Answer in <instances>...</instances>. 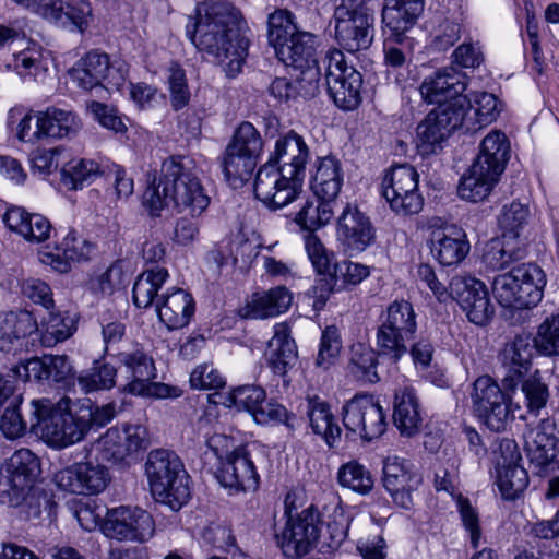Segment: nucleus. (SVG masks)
Returning a JSON list of instances; mask_svg holds the SVG:
<instances>
[{
	"instance_id": "obj_57",
	"label": "nucleus",
	"mask_w": 559,
	"mask_h": 559,
	"mask_svg": "<svg viewBox=\"0 0 559 559\" xmlns=\"http://www.w3.org/2000/svg\"><path fill=\"white\" fill-rule=\"evenodd\" d=\"M337 480L342 487L360 495H367L373 488L371 473L356 461H350L340 467Z\"/></svg>"
},
{
	"instance_id": "obj_36",
	"label": "nucleus",
	"mask_w": 559,
	"mask_h": 559,
	"mask_svg": "<svg viewBox=\"0 0 559 559\" xmlns=\"http://www.w3.org/2000/svg\"><path fill=\"white\" fill-rule=\"evenodd\" d=\"M501 174L483 166L479 162H473L467 171L461 177L457 186V194L469 202H480L488 198L493 187L498 183Z\"/></svg>"
},
{
	"instance_id": "obj_44",
	"label": "nucleus",
	"mask_w": 559,
	"mask_h": 559,
	"mask_svg": "<svg viewBox=\"0 0 559 559\" xmlns=\"http://www.w3.org/2000/svg\"><path fill=\"white\" fill-rule=\"evenodd\" d=\"M510 156V143L504 133L495 130L489 132L480 143L479 153L474 162L490 167L502 174Z\"/></svg>"
},
{
	"instance_id": "obj_26",
	"label": "nucleus",
	"mask_w": 559,
	"mask_h": 559,
	"mask_svg": "<svg viewBox=\"0 0 559 559\" xmlns=\"http://www.w3.org/2000/svg\"><path fill=\"white\" fill-rule=\"evenodd\" d=\"M429 248L432 257L444 266L460 264L471 246L466 233L456 225H444L431 231Z\"/></svg>"
},
{
	"instance_id": "obj_58",
	"label": "nucleus",
	"mask_w": 559,
	"mask_h": 559,
	"mask_svg": "<svg viewBox=\"0 0 559 559\" xmlns=\"http://www.w3.org/2000/svg\"><path fill=\"white\" fill-rule=\"evenodd\" d=\"M556 437H548V435H528L525 442L527 456L532 464L539 468L542 472L557 456Z\"/></svg>"
},
{
	"instance_id": "obj_24",
	"label": "nucleus",
	"mask_w": 559,
	"mask_h": 559,
	"mask_svg": "<svg viewBox=\"0 0 559 559\" xmlns=\"http://www.w3.org/2000/svg\"><path fill=\"white\" fill-rule=\"evenodd\" d=\"M337 237L350 251H365L376 238L370 218L357 205L346 204L337 221Z\"/></svg>"
},
{
	"instance_id": "obj_2",
	"label": "nucleus",
	"mask_w": 559,
	"mask_h": 559,
	"mask_svg": "<svg viewBox=\"0 0 559 559\" xmlns=\"http://www.w3.org/2000/svg\"><path fill=\"white\" fill-rule=\"evenodd\" d=\"M189 164L182 156H170L162 163L159 174H147L142 202L151 216H159L170 203L192 217L206 210L210 198Z\"/></svg>"
},
{
	"instance_id": "obj_20",
	"label": "nucleus",
	"mask_w": 559,
	"mask_h": 559,
	"mask_svg": "<svg viewBox=\"0 0 559 559\" xmlns=\"http://www.w3.org/2000/svg\"><path fill=\"white\" fill-rule=\"evenodd\" d=\"M535 348L530 333H520L507 343L498 358L503 372L502 385L504 390L514 392L520 381L532 367Z\"/></svg>"
},
{
	"instance_id": "obj_22",
	"label": "nucleus",
	"mask_w": 559,
	"mask_h": 559,
	"mask_svg": "<svg viewBox=\"0 0 559 559\" xmlns=\"http://www.w3.org/2000/svg\"><path fill=\"white\" fill-rule=\"evenodd\" d=\"M309 159L310 151L304 138L290 130L276 140L267 164H275L284 174L290 175V178L304 182Z\"/></svg>"
},
{
	"instance_id": "obj_49",
	"label": "nucleus",
	"mask_w": 559,
	"mask_h": 559,
	"mask_svg": "<svg viewBox=\"0 0 559 559\" xmlns=\"http://www.w3.org/2000/svg\"><path fill=\"white\" fill-rule=\"evenodd\" d=\"M168 278V271L154 266L146 269L138 276L132 290L133 302L138 308L151 307L157 297V292Z\"/></svg>"
},
{
	"instance_id": "obj_56",
	"label": "nucleus",
	"mask_w": 559,
	"mask_h": 559,
	"mask_svg": "<svg viewBox=\"0 0 559 559\" xmlns=\"http://www.w3.org/2000/svg\"><path fill=\"white\" fill-rule=\"evenodd\" d=\"M498 487L506 500L516 499L528 485L527 472L516 464L497 466Z\"/></svg>"
},
{
	"instance_id": "obj_27",
	"label": "nucleus",
	"mask_w": 559,
	"mask_h": 559,
	"mask_svg": "<svg viewBox=\"0 0 559 559\" xmlns=\"http://www.w3.org/2000/svg\"><path fill=\"white\" fill-rule=\"evenodd\" d=\"M466 75L453 67H445L426 76L419 87L423 98L439 105L454 102L466 90Z\"/></svg>"
},
{
	"instance_id": "obj_23",
	"label": "nucleus",
	"mask_w": 559,
	"mask_h": 559,
	"mask_svg": "<svg viewBox=\"0 0 559 559\" xmlns=\"http://www.w3.org/2000/svg\"><path fill=\"white\" fill-rule=\"evenodd\" d=\"M420 481V477L414 473L408 461L399 456H389L384 460L383 486L397 506L411 509L412 491L419 486Z\"/></svg>"
},
{
	"instance_id": "obj_55",
	"label": "nucleus",
	"mask_w": 559,
	"mask_h": 559,
	"mask_svg": "<svg viewBox=\"0 0 559 559\" xmlns=\"http://www.w3.org/2000/svg\"><path fill=\"white\" fill-rule=\"evenodd\" d=\"M378 355L380 354H377L372 348L365 344L358 343L353 345L349 360L352 373L365 382H378L380 380L377 372Z\"/></svg>"
},
{
	"instance_id": "obj_3",
	"label": "nucleus",
	"mask_w": 559,
	"mask_h": 559,
	"mask_svg": "<svg viewBox=\"0 0 559 559\" xmlns=\"http://www.w3.org/2000/svg\"><path fill=\"white\" fill-rule=\"evenodd\" d=\"M150 489L159 503L180 510L190 499V476L181 459L171 450H152L145 461Z\"/></svg>"
},
{
	"instance_id": "obj_28",
	"label": "nucleus",
	"mask_w": 559,
	"mask_h": 559,
	"mask_svg": "<svg viewBox=\"0 0 559 559\" xmlns=\"http://www.w3.org/2000/svg\"><path fill=\"white\" fill-rule=\"evenodd\" d=\"M21 403L7 405L0 419V430L7 439L15 440L23 437L27 430L38 433L43 421L40 400H33L29 405L22 411Z\"/></svg>"
},
{
	"instance_id": "obj_21",
	"label": "nucleus",
	"mask_w": 559,
	"mask_h": 559,
	"mask_svg": "<svg viewBox=\"0 0 559 559\" xmlns=\"http://www.w3.org/2000/svg\"><path fill=\"white\" fill-rule=\"evenodd\" d=\"M305 247L316 272L322 276L313 287L316 294L313 307L322 309L329 295L334 292L337 284L338 263L335 262L333 252L328 251L321 240L313 234L306 236Z\"/></svg>"
},
{
	"instance_id": "obj_61",
	"label": "nucleus",
	"mask_w": 559,
	"mask_h": 559,
	"mask_svg": "<svg viewBox=\"0 0 559 559\" xmlns=\"http://www.w3.org/2000/svg\"><path fill=\"white\" fill-rule=\"evenodd\" d=\"M227 146L259 159L263 151V140L257 128L252 123L245 121L235 130Z\"/></svg>"
},
{
	"instance_id": "obj_8",
	"label": "nucleus",
	"mask_w": 559,
	"mask_h": 559,
	"mask_svg": "<svg viewBox=\"0 0 559 559\" xmlns=\"http://www.w3.org/2000/svg\"><path fill=\"white\" fill-rule=\"evenodd\" d=\"M469 105L465 97H460L431 110L416 128L419 154L431 155L441 151L449 135L464 126Z\"/></svg>"
},
{
	"instance_id": "obj_14",
	"label": "nucleus",
	"mask_w": 559,
	"mask_h": 559,
	"mask_svg": "<svg viewBox=\"0 0 559 559\" xmlns=\"http://www.w3.org/2000/svg\"><path fill=\"white\" fill-rule=\"evenodd\" d=\"M474 411L492 431H504L513 421L512 397L490 377H479L472 393Z\"/></svg>"
},
{
	"instance_id": "obj_9",
	"label": "nucleus",
	"mask_w": 559,
	"mask_h": 559,
	"mask_svg": "<svg viewBox=\"0 0 559 559\" xmlns=\"http://www.w3.org/2000/svg\"><path fill=\"white\" fill-rule=\"evenodd\" d=\"M322 528V515L316 506L310 504L287 519L283 530L275 534L276 544L290 559L301 558L314 548L320 552Z\"/></svg>"
},
{
	"instance_id": "obj_17",
	"label": "nucleus",
	"mask_w": 559,
	"mask_h": 559,
	"mask_svg": "<svg viewBox=\"0 0 559 559\" xmlns=\"http://www.w3.org/2000/svg\"><path fill=\"white\" fill-rule=\"evenodd\" d=\"M302 190V181L290 178L275 164H264L257 173L254 195L271 209H282L296 201Z\"/></svg>"
},
{
	"instance_id": "obj_47",
	"label": "nucleus",
	"mask_w": 559,
	"mask_h": 559,
	"mask_svg": "<svg viewBox=\"0 0 559 559\" xmlns=\"http://www.w3.org/2000/svg\"><path fill=\"white\" fill-rule=\"evenodd\" d=\"M350 520V515L340 503L333 507L328 520H323L325 532L321 531V554L333 552L340 548L347 536Z\"/></svg>"
},
{
	"instance_id": "obj_1",
	"label": "nucleus",
	"mask_w": 559,
	"mask_h": 559,
	"mask_svg": "<svg viewBox=\"0 0 559 559\" xmlns=\"http://www.w3.org/2000/svg\"><path fill=\"white\" fill-rule=\"evenodd\" d=\"M245 22L230 2H199L195 8L192 43L199 50L225 63L229 76L241 71L249 40L241 34Z\"/></svg>"
},
{
	"instance_id": "obj_16",
	"label": "nucleus",
	"mask_w": 559,
	"mask_h": 559,
	"mask_svg": "<svg viewBox=\"0 0 559 559\" xmlns=\"http://www.w3.org/2000/svg\"><path fill=\"white\" fill-rule=\"evenodd\" d=\"M343 424L348 432L371 441L381 437L386 429L385 414L373 396H354L343 407Z\"/></svg>"
},
{
	"instance_id": "obj_32",
	"label": "nucleus",
	"mask_w": 559,
	"mask_h": 559,
	"mask_svg": "<svg viewBox=\"0 0 559 559\" xmlns=\"http://www.w3.org/2000/svg\"><path fill=\"white\" fill-rule=\"evenodd\" d=\"M93 245L84 238L78 237L74 230H70L55 251L43 252L41 262L51 265L59 273H67L71 269V262H80L90 259Z\"/></svg>"
},
{
	"instance_id": "obj_25",
	"label": "nucleus",
	"mask_w": 559,
	"mask_h": 559,
	"mask_svg": "<svg viewBox=\"0 0 559 559\" xmlns=\"http://www.w3.org/2000/svg\"><path fill=\"white\" fill-rule=\"evenodd\" d=\"M26 9L61 27L83 32L92 20L90 2H24Z\"/></svg>"
},
{
	"instance_id": "obj_6",
	"label": "nucleus",
	"mask_w": 559,
	"mask_h": 559,
	"mask_svg": "<svg viewBox=\"0 0 559 559\" xmlns=\"http://www.w3.org/2000/svg\"><path fill=\"white\" fill-rule=\"evenodd\" d=\"M228 439L224 435H213L206 440V448L219 461L215 478L230 492L254 491L259 487V474L248 450L238 447L231 452L224 448Z\"/></svg>"
},
{
	"instance_id": "obj_64",
	"label": "nucleus",
	"mask_w": 559,
	"mask_h": 559,
	"mask_svg": "<svg viewBox=\"0 0 559 559\" xmlns=\"http://www.w3.org/2000/svg\"><path fill=\"white\" fill-rule=\"evenodd\" d=\"M167 82L173 109L176 111L182 109L189 104L191 94L188 87L186 72L178 62L170 63Z\"/></svg>"
},
{
	"instance_id": "obj_30",
	"label": "nucleus",
	"mask_w": 559,
	"mask_h": 559,
	"mask_svg": "<svg viewBox=\"0 0 559 559\" xmlns=\"http://www.w3.org/2000/svg\"><path fill=\"white\" fill-rule=\"evenodd\" d=\"M156 309L160 322L171 331L187 326L194 314L195 307L189 293L181 288H174L158 297Z\"/></svg>"
},
{
	"instance_id": "obj_50",
	"label": "nucleus",
	"mask_w": 559,
	"mask_h": 559,
	"mask_svg": "<svg viewBox=\"0 0 559 559\" xmlns=\"http://www.w3.org/2000/svg\"><path fill=\"white\" fill-rule=\"evenodd\" d=\"M525 257L526 248L524 245H515L514 241L502 237L501 240H493L487 246L483 254V261L488 269L500 271Z\"/></svg>"
},
{
	"instance_id": "obj_46",
	"label": "nucleus",
	"mask_w": 559,
	"mask_h": 559,
	"mask_svg": "<svg viewBox=\"0 0 559 559\" xmlns=\"http://www.w3.org/2000/svg\"><path fill=\"white\" fill-rule=\"evenodd\" d=\"M332 201H328L316 194L300 204L294 222L309 234L326 225L333 217Z\"/></svg>"
},
{
	"instance_id": "obj_45",
	"label": "nucleus",
	"mask_w": 559,
	"mask_h": 559,
	"mask_svg": "<svg viewBox=\"0 0 559 559\" xmlns=\"http://www.w3.org/2000/svg\"><path fill=\"white\" fill-rule=\"evenodd\" d=\"M221 167L227 182L235 189L242 187L251 178L258 159L226 146Z\"/></svg>"
},
{
	"instance_id": "obj_5",
	"label": "nucleus",
	"mask_w": 559,
	"mask_h": 559,
	"mask_svg": "<svg viewBox=\"0 0 559 559\" xmlns=\"http://www.w3.org/2000/svg\"><path fill=\"white\" fill-rule=\"evenodd\" d=\"M546 276L534 263H523L492 280V294L504 308L531 309L544 295Z\"/></svg>"
},
{
	"instance_id": "obj_31",
	"label": "nucleus",
	"mask_w": 559,
	"mask_h": 559,
	"mask_svg": "<svg viewBox=\"0 0 559 559\" xmlns=\"http://www.w3.org/2000/svg\"><path fill=\"white\" fill-rule=\"evenodd\" d=\"M118 361L130 373L131 380L123 386V392L141 395L145 392L148 381L154 380L156 368L153 358L142 347L118 354Z\"/></svg>"
},
{
	"instance_id": "obj_41",
	"label": "nucleus",
	"mask_w": 559,
	"mask_h": 559,
	"mask_svg": "<svg viewBox=\"0 0 559 559\" xmlns=\"http://www.w3.org/2000/svg\"><path fill=\"white\" fill-rule=\"evenodd\" d=\"M425 2H389L382 9V21L390 29L391 37L408 38L405 33L424 12Z\"/></svg>"
},
{
	"instance_id": "obj_13",
	"label": "nucleus",
	"mask_w": 559,
	"mask_h": 559,
	"mask_svg": "<svg viewBox=\"0 0 559 559\" xmlns=\"http://www.w3.org/2000/svg\"><path fill=\"white\" fill-rule=\"evenodd\" d=\"M417 170L407 164L393 166L383 177L381 193L397 215L409 216L419 213L424 198L418 190Z\"/></svg>"
},
{
	"instance_id": "obj_53",
	"label": "nucleus",
	"mask_w": 559,
	"mask_h": 559,
	"mask_svg": "<svg viewBox=\"0 0 559 559\" xmlns=\"http://www.w3.org/2000/svg\"><path fill=\"white\" fill-rule=\"evenodd\" d=\"M99 165L92 159H72L61 167V182L69 190L82 189L104 175Z\"/></svg>"
},
{
	"instance_id": "obj_7",
	"label": "nucleus",
	"mask_w": 559,
	"mask_h": 559,
	"mask_svg": "<svg viewBox=\"0 0 559 559\" xmlns=\"http://www.w3.org/2000/svg\"><path fill=\"white\" fill-rule=\"evenodd\" d=\"M416 329V313L411 302L395 300L390 304L379 317V354L396 362L408 352L407 343L414 337Z\"/></svg>"
},
{
	"instance_id": "obj_59",
	"label": "nucleus",
	"mask_w": 559,
	"mask_h": 559,
	"mask_svg": "<svg viewBox=\"0 0 559 559\" xmlns=\"http://www.w3.org/2000/svg\"><path fill=\"white\" fill-rule=\"evenodd\" d=\"M528 215V207L520 202L513 201L504 205L498 217L499 226L503 230L502 237L512 241L518 239L527 224Z\"/></svg>"
},
{
	"instance_id": "obj_63",
	"label": "nucleus",
	"mask_w": 559,
	"mask_h": 559,
	"mask_svg": "<svg viewBox=\"0 0 559 559\" xmlns=\"http://www.w3.org/2000/svg\"><path fill=\"white\" fill-rule=\"evenodd\" d=\"M384 64L393 70L407 68L413 59V40L389 36L383 45Z\"/></svg>"
},
{
	"instance_id": "obj_51",
	"label": "nucleus",
	"mask_w": 559,
	"mask_h": 559,
	"mask_svg": "<svg viewBox=\"0 0 559 559\" xmlns=\"http://www.w3.org/2000/svg\"><path fill=\"white\" fill-rule=\"evenodd\" d=\"M44 138H67L74 135L82 127L80 119L70 110L48 107L41 112Z\"/></svg>"
},
{
	"instance_id": "obj_33",
	"label": "nucleus",
	"mask_w": 559,
	"mask_h": 559,
	"mask_svg": "<svg viewBox=\"0 0 559 559\" xmlns=\"http://www.w3.org/2000/svg\"><path fill=\"white\" fill-rule=\"evenodd\" d=\"M292 294L285 286L253 293L240 316L246 319H267L285 312L292 304Z\"/></svg>"
},
{
	"instance_id": "obj_19",
	"label": "nucleus",
	"mask_w": 559,
	"mask_h": 559,
	"mask_svg": "<svg viewBox=\"0 0 559 559\" xmlns=\"http://www.w3.org/2000/svg\"><path fill=\"white\" fill-rule=\"evenodd\" d=\"M450 296L457 301L471 322L486 324L493 314L486 286L469 276H454L449 285Z\"/></svg>"
},
{
	"instance_id": "obj_62",
	"label": "nucleus",
	"mask_w": 559,
	"mask_h": 559,
	"mask_svg": "<svg viewBox=\"0 0 559 559\" xmlns=\"http://www.w3.org/2000/svg\"><path fill=\"white\" fill-rule=\"evenodd\" d=\"M520 383L528 412L537 413L546 406L549 399V389L547 383L543 381L539 370L523 377Z\"/></svg>"
},
{
	"instance_id": "obj_29",
	"label": "nucleus",
	"mask_w": 559,
	"mask_h": 559,
	"mask_svg": "<svg viewBox=\"0 0 559 559\" xmlns=\"http://www.w3.org/2000/svg\"><path fill=\"white\" fill-rule=\"evenodd\" d=\"M264 356L272 372L281 377H285L296 365L298 360L297 345L290 336V330L286 323L275 324L274 335L267 342Z\"/></svg>"
},
{
	"instance_id": "obj_54",
	"label": "nucleus",
	"mask_w": 559,
	"mask_h": 559,
	"mask_svg": "<svg viewBox=\"0 0 559 559\" xmlns=\"http://www.w3.org/2000/svg\"><path fill=\"white\" fill-rule=\"evenodd\" d=\"M117 370L112 365L102 360H94L90 368L79 373L76 381L84 393H93L114 388Z\"/></svg>"
},
{
	"instance_id": "obj_39",
	"label": "nucleus",
	"mask_w": 559,
	"mask_h": 559,
	"mask_svg": "<svg viewBox=\"0 0 559 559\" xmlns=\"http://www.w3.org/2000/svg\"><path fill=\"white\" fill-rule=\"evenodd\" d=\"M37 330L33 314L26 310L0 314V352L9 353L15 344Z\"/></svg>"
},
{
	"instance_id": "obj_34",
	"label": "nucleus",
	"mask_w": 559,
	"mask_h": 559,
	"mask_svg": "<svg viewBox=\"0 0 559 559\" xmlns=\"http://www.w3.org/2000/svg\"><path fill=\"white\" fill-rule=\"evenodd\" d=\"M317 37L310 33H294L274 47L277 58L287 67L304 69L319 63L317 58Z\"/></svg>"
},
{
	"instance_id": "obj_11",
	"label": "nucleus",
	"mask_w": 559,
	"mask_h": 559,
	"mask_svg": "<svg viewBox=\"0 0 559 559\" xmlns=\"http://www.w3.org/2000/svg\"><path fill=\"white\" fill-rule=\"evenodd\" d=\"M40 475L38 457L28 449L15 451L0 473V501L21 506Z\"/></svg>"
},
{
	"instance_id": "obj_40",
	"label": "nucleus",
	"mask_w": 559,
	"mask_h": 559,
	"mask_svg": "<svg viewBox=\"0 0 559 559\" xmlns=\"http://www.w3.org/2000/svg\"><path fill=\"white\" fill-rule=\"evenodd\" d=\"M393 423L403 436L413 437L419 431L421 424L419 403L412 388H405L395 393Z\"/></svg>"
},
{
	"instance_id": "obj_60",
	"label": "nucleus",
	"mask_w": 559,
	"mask_h": 559,
	"mask_svg": "<svg viewBox=\"0 0 559 559\" xmlns=\"http://www.w3.org/2000/svg\"><path fill=\"white\" fill-rule=\"evenodd\" d=\"M534 348L543 356H559V316L547 317L533 337Z\"/></svg>"
},
{
	"instance_id": "obj_52",
	"label": "nucleus",
	"mask_w": 559,
	"mask_h": 559,
	"mask_svg": "<svg viewBox=\"0 0 559 559\" xmlns=\"http://www.w3.org/2000/svg\"><path fill=\"white\" fill-rule=\"evenodd\" d=\"M78 316L70 311H50L43 323L40 342L45 347H52L64 342L76 331Z\"/></svg>"
},
{
	"instance_id": "obj_37",
	"label": "nucleus",
	"mask_w": 559,
	"mask_h": 559,
	"mask_svg": "<svg viewBox=\"0 0 559 559\" xmlns=\"http://www.w3.org/2000/svg\"><path fill=\"white\" fill-rule=\"evenodd\" d=\"M110 69L107 53L97 50L90 51L80 59L70 71V75L76 84L84 90L106 87L111 82L108 80Z\"/></svg>"
},
{
	"instance_id": "obj_35",
	"label": "nucleus",
	"mask_w": 559,
	"mask_h": 559,
	"mask_svg": "<svg viewBox=\"0 0 559 559\" xmlns=\"http://www.w3.org/2000/svg\"><path fill=\"white\" fill-rule=\"evenodd\" d=\"M309 418L310 427L316 435L321 436L329 448L340 441L342 429L331 412L330 405L319 395H307L301 404Z\"/></svg>"
},
{
	"instance_id": "obj_42",
	"label": "nucleus",
	"mask_w": 559,
	"mask_h": 559,
	"mask_svg": "<svg viewBox=\"0 0 559 559\" xmlns=\"http://www.w3.org/2000/svg\"><path fill=\"white\" fill-rule=\"evenodd\" d=\"M342 185L343 171L340 160L334 156L321 158L311 181L313 193L333 202L338 195Z\"/></svg>"
},
{
	"instance_id": "obj_4",
	"label": "nucleus",
	"mask_w": 559,
	"mask_h": 559,
	"mask_svg": "<svg viewBox=\"0 0 559 559\" xmlns=\"http://www.w3.org/2000/svg\"><path fill=\"white\" fill-rule=\"evenodd\" d=\"M43 421L40 431L43 437L55 448L62 449L85 439L90 432L82 402H72L69 397H61L53 403L49 399H41Z\"/></svg>"
},
{
	"instance_id": "obj_43",
	"label": "nucleus",
	"mask_w": 559,
	"mask_h": 559,
	"mask_svg": "<svg viewBox=\"0 0 559 559\" xmlns=\"http://www.w3.org/2000/svg\"><path fill=\"white\" fill-rule=\"evenodd\" d=\"M465 98L471 104L466 109L463 126L466 131L488 126L498 118L500 114L499 100L493 94L475 92L469 97L465 96Z\"/></svg>"
},
{
	"instance_id": "obj_38",
	"label": "nucleus",
	"mask_w": 559,
	"mask_h": 559,
	"mask_svg": "<svg viewBox=\"0 0 559 559\" xmlns=\"http://www.w3.org/2000/svg\"><path fill=\"white\" fill-rule=\"evenodd\" d=\"M7 227L28 241L41 242L49 238L51 231L50 222L40 214L28 213L20 206H11L3 215Z\"/></svg>"
},
{
	"instance_id": "obj_15",
	"label": "nucleus",
	"mask_w": 559,
	"mask_h": 559,
	"mask_svg": "<svg viewBox=\"0 0 559 559\" xmlns=\"http://www.w3.org/2000/svg\"><path fill=\"white\" fill-rule=\"evenodd\" d=\"M85 452V461L78 462L55 475L56 485L74 495H98L110 483V473L96 457Z\"/></svg>"
},
{
	"instance_id": "obj_12",
	"label": "nucleus",
	"mask_w": 559,
	"mask_h": 559,
	"mask_svg": "<svg viewBox=\"0 0 559 559\" xmlns=\"http://www.w3.org/2000/svg\"><path fill=\"white\" fill-rule=\"evenodd\" d=\"M330 97L343 110H354L361 102L362 75L348 66L340 49L329 50L323 59Z\"/></svg>"
},
{
	"instance_id": "obj_48",
	"label": "nucleus",
	"mask_w": 559,
	"mask_h": 559,
	"mask_svg": "<svg viewBox=\"0 0 559 559\" xmlns=\"http://www.w3.org/2000/svg\"><path fill=\"white\" fill-rule=\"evenodd\" d=\"M84 452H87V455L96 452L95 457L100 463L121 464L129 457L127 448L120 437V428L118 427L109 428L88 447H84Z\"/></svg>"
},
{
	"instance_id": "obj_10",
	"label": "nucleus",
	"mask_w": 559,
	"mask_h": 559,
	"mask_svg": "<svg viewBox=\"0 0 559 559\" xmlns=\"http://www.w3.org/2000/svg\"><path fill=\"white\" fill-rule=\"evenodd\" d=\"M335 39L348 52L367 50L373 41L374 15L365 2H341L334 10Z\"/></svg>"
},
{
	"instance_id": "obj_18",
	"label": "nucleus",
	"mask_w": 559,
	"mask_h": 559,
	"mask_svg": "<svg viewBox=\"0 0 559 559\" xmlns=\"http://www.w3.org/2000/svg\"><path fill=\"white\" fill-rule=\"evenodd\" d=\"M103 531L111 538L142 543L154 535L155 522L143 509L121 506L107 511Z\"/></svg>"
}]
</instances>
